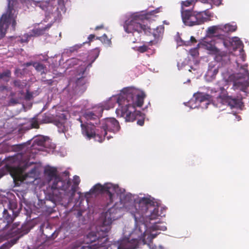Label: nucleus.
<instances>
[{
	"mask_svg": "<svg viewBox=\"0 0 249 249\" xmlns=\"http://www.w3.org/2000/svg\"><path fill=\"white\" fill-rule=\"evenodd\" d=\"M120 209L116 207V204L102 213V224L96 227V232L91 231L87 236V242H90L91 245L87 244L74 248L73 249H93L100 247H105L107 241V233L111 229L110 225L113 221L120 217Z\"/></svg>",
	"mask_w": 249,
	"mask_h": 249,
	"instance_id": "f257e3e1",
	"label": "nucleus"
},
{
	"mask_svg": "<svg viewBox=\"0 0 249 249\" xmlns=\"http://www.w3.org/2000/svg\"><path fill=\"white\" fill-rule=\"evenodd\" d=\"M145 96L143 92L132 88H125L122 90L117 102L121 106L122 116L126 122H133L141 117L142 112L136 110L135 107L142 106Z\"/></svg>",
	"mask_w": 249,
	"mask_h": 249,
	"instance_id": "f03ea898",
	"label": "nucleus"
},
{
	"mask_svg": "<svg viewBox=\"0 0 249 249\" xmlns=\"http://www.w3.org/2000/svg\"><path fill=\"white\" fill-rule=\"evenodd\" d=\"M49 183L52 191L46 196L45 203L49 201L53 203L52 207H54L56 203L60 201L63 199H67L69 201L71 200L75 194V187L71 186V180L68 178L62 179L60 177L55 178Z\"/></svg>",
	"mask_w": 249,
	"mask_h": 249,
	"instance_id": "7ed1b4c3",
	"label": "nucleus"
},
{
	"mask_svg": "<svg viewBox=\"0 0 249 249\" xmlns=\"http://www.w3.org/2000/svg\"><path fill=\"white\" fill-rule=\"evenodd\" d=\"M8 6L6 12L2 14L0 18V39L5 35L6 30L11 24L14 30L17 25L18 14V2L17 0H7Z\"/></svg>",
	"mask_w": 249,
	"mask_h": 249,
	"instance_id": "20e7f679",
	"label": "nucleus"
},
{
	"mask_svg": "<svg viewBox=\"0 0 249 249\" xmlns=\"http://www.w3.org/2000/svg\"><path fill=\"white\" fill-rule=\"evenodd\" d=\"M104 194L109 202L107 205L112 204L116 198V196L120 194V202L123 207L127 209L128 207L133 208V202L132 199L127 200L128 197L124 196V189L120 188L118 185L107 182L104 184Z\"/></svg>",
	"mask_w": 249,
	"mask_h": 249,
	"instance_id": "39448f33",
	"label": "nucleus"
},
{
	"mask_svg": "<svg viewBox=\"0 0 249 249\" xmlns=\"http://www.w3.org/2000/svg\"><path fill=\"white\" fill-rule=\"evenodd\" d=\"M124 29L127 33H132L139 39L142 34L149 36L151 34V28L141 24L139 22V18L135 17L131 19L126 20L124 25Z\"/></svg>",
	"mask_w": 249,
	"mask_h": 249,
	"instance_id": "423d86ee",
	"label": "nucleus"
},
{
	"mask_svg": "<svg viewBox=\"0 0 249 249\" xmlns=\"http://www.w3.org/2000/svg\"><path fill=\"white\" fill-rule=\"evenodd\" d=\"M101 136L98 140L100 142H103L106 137L107 140L113 138L111 135L107 136V132L115 133L119 131L120 126L118 121L114 118H106L100 122Z\"/></svg>",
	"mask_w": 249,
	"mask_h": 249,
	"instance_id": "0eeeda50",
	"label": "nucleus"
},
{
	"mask_svg": "<svg viewBox=\"0 0 249 249\" xmlns=\"http://www.w3.org/2000/svg\"><path fill=\"white\" fill-rule=\"evenodd\" d=\"M181 17L184 24L188 26L201 25L210 20L203 13L194 10L182 11Z\"/></svg>",
	"mask_w": 249,
	"mask_h": 249,
	"instance_id": "6e6552de",
	"label": "nucleus"
},
{
	"mask_svg": "<svg viewBox=\"0 0 249 249\" xmlns=\"http://www.w3.org/2000/svg\"><path fill=\"white\" fill-rule=\"evenodd\" d=\"M153 201L147 197H142L139 200V208H135L136 212L131 211L130 213L133 215L136 222L142 221L145 216V213L148 210V206L151 205Z\"/></svg>",
	"mask_w": 249,
	"mask_h": 249,
	"instance_id": "1a4fd4ad",
	"label": "nucleus"
},
{
	"mask_svg": "<svg viewBox=\"0 0 249 249\" xmlns=\"http://www.w3.org/2000/svg\"><path fill=\"white\" fill-rule=\"evenodd\" d=\"M217 102V106L219 107H221L222 105H226L230 107L231 108H239L242 105L241 100L229 95L219 96Z\"/></svg>",
	"mask_w": 249,
	"mask_h": 249,
	"instance_id": "9d476101",
	"label": "nucleus"
},
{
	"mask_svg": "<svg viewBox=\"0 0 249 249\" xmlns=\"http://www.w3.org/2000/svg\"><path fill=\"white\" fill-rule=\"evenodd\" d=\"M99 54V50L97 48L94 49L93 51L91 52V53L89 55V57H90L91 58L93 59L91 60V62L87 66V67L85 68L82 71H81L80 73H79V75L80 77H78L76 81V85L77 86H83L87 82L88 80L86 78V76L84 75L86 70L87 68H89L90 67H91L92 63L98 57Z\"/></svg>",
	"mask_w": 249,
	"mask_h": 249,
	"instance_id": "9b49d317",
	"label": "nucleus"
},
{
	"mask_svg": "<svg viewBox=\"0 0 249 249\" xmlns=\"http://www.w3.org/2000/svg\"><path fill=\"white\" fill-rule=\"evenodd\" d=\"M79 120L81 123V127L82 134L89 139L94 138L98 141V140L100 139V137L101 136V132L100 133L95 132L94 123H90L92 124H85L82 123V121L80 119Z\"/></svg>",
	"mask_w": 249,
	"mask_h": 249,
	"instance_id": "f8f14e48",
	"label": "nucleus"
},
{
	"mask_svg": "<svg viewBox=\"0 0 249 249\" xmlns=\"http://www.w3.org/2000/svg\"><path fill=\"white\" fill-rule=\"evenodd\" d=\"M196 5L199 8L205 17H207L208 19L210 20L211 18L213 17V13L209 11L210 9L213 8V5L210 0H196Z\"/></svg>",
	"mask_w": 249,
	"mask_h": 249,
	"instance_id": "ddd939ff",
	"label": "nucleus"
},
{
	"mask_svg": "<svg viewBox=\"0 0 249 249\" xmlns=\"http://www.w3.org/2000/svg\"><path fill=\"white\" fill-rule=\"evenodd\" d=\"M104 110L102 106L94 107L92 110H87L84 114V117L88 121H98L102 116Z\"/></svg>",
	"mask_w": 249,
	"mask_h": 249,
	"instance_id": "4468645a",
	"label": "nucleus"
},
{
	"mask_svg": "<svg viewBox=\"0 0 249 249\" xmlns=\"http://www.w3.org/2000/svg\"><path fill=\"white\" fill-rule=\"evenodd\" d=\"M139 241L137 239H130L124 238L119 242V245H113L117 249H135L138 246Z\"/></svg>",
	"mask_w": 249,
	"mask_h": 249,
	"instance_id": "2eb2a0df",
	"label": "nucleus"
},
{
	"mask_svg": "<svg viewBox=\"0 0 249 249\" xmlns=\"http://www.w3.org/2000/svg\"><path fill=\"white\" fill-rule=\"evenodd\" d=\"M4 170L9 173L15 182L21 180L23 172L21 167L6 164L4 166Z\"/></svg>",
	"mask_w": 249,
	"mask_h": 249,
	"instance_id": "dca6fc26",
	"label": "nucleus"
},
{
	"mask_svg": "<svg viewBox=\"0 0 249 249\" xmlns=\"http://www.w3.org/2000/svg\"><path fill=\"white\" fill-rule=\"evenodd\" d=\"M18 216V212L13 211L11 213H9L7 210L4 209L3 212V217L6 225L5 228L7 227L10 224L13 223L15 218Z\"/></svg>",
	"mask_w": 249,
	"mask_h": 249,
	"instance_id": "f3484780",
	"label": "nucleus"
},
{
	"mask_svg": "<svg viewBox=\"0 0 249 249\" xmlns=\"http://www.w3.org/2000/svg\"><path fill=\"white\" fill-rule=\"evenodd\" d=\"M202 45L204 46L206 49L210 51L214 54L218 53L220 52L219 50L215 46L214 41L211 38L210 40L206 39V40L203 41Z\"/></svg>",
	"mask_w": 249,
	"mask_h": 249,
	"instance_id": "a211bd4d",
	"label": "nucleus"
},
{
	"mask_svg": "<svg viewBox=\"0 0 249 249\" xmlns=\"http://www.w3.org/2000/svg\"><path fill=\"white\" fill-rule=\"evenodd\" d=\"M45 174L48 176L49 183H51L53 178L58 177L59 176L57 175V169L54 167H48L44 170Z\"/></svg>",
	"mask_w": 249,
	"mask_h": 249,
	"instance_id": "6ab92c4d",
	"label": "nucleus"
},
{
	"mask_svg": "<svg viewBox=\"0 0 249 249\" xmlns=\"http://www.w3.org/2000/svg\"><path fill=\"white\" fill-rule=\"evenodd\" d=\"M196 0H186L185 1H182L181 2V13L184 10H189L187 9L186 8L191 6H194L196 5Z\"/></svg>",
	"mask_w": 249,
	"mask_h": 249,
	"instance_id": "aec40b11",
	"label": "nucleus"
},
{
	"mask_svg": "<svg viewBox=\"0 0 249 249\" xmlns=\"http://www.w3.org/2000/svg\"><path fill=\"white\" fill-rule=\"evenodd\" d=\"M104 189V184L97 183L90 190V192L92 194H103Z\"/></svg>",
	"mask_w": 249,
	"mask_h": 249,
	"instance_id": "412c9836",
	"label": "nucleus"
},
{
	"mask_svg": "<svg viewBox=\"0 0 249 249\" xmlns=\"http://www.w3.org/2000/svg\"><path fill=\"white\" fill-rule=\"evenodd\" d=\"M220 25L221 27V30L225 33L233 32L235 31L237 29V26L236 25L226 24L224 25Z\"/></svg>",
	"mask_w": 249,
	"mask_h": 249,
	"instance_id": "4be33fe9",
	"label": "nucleus"
},
{
	"mask_svg": "<svg viewBox=\"0 0 249 249\" xmlns=\"http://www.w3.org/2000/svg\"><path fill=\"white\" fill-rule=\"evenodd\" d=\"M51 26V25H48L47 26L43 28H38L34 29L32 30L33 35L35 36H39L44 34L45 32L49 29Z\"/></svg>",
	"mask_w": 249,
	"mask_h": 249,
	"instance_id": "5701e85b",
	"label": "nucleus"
},
{
	"mask_svg": "<svg viewBox=\"0 0 249 249\" xmlns=\"http://www.w3.org/2000/svg\"><path fill=\"white\" fill-rule=\"evenodd\" d=\"M65 121L63 120L62 121H55V124L58 128V131L59 132L64 133L66 131V127L65 126Z\"/></svg>",
	"mask_w": 249,
	"mask_h": 249,
	"instance_id": "b1692460",
	"label": "nucleus"
},
{
	"mask_svg": "<svg viewBox=\"0 0 249 249\" xmlns=\"http://www.w3.org/2000/svg\"><path fill=\"white\" fill-rule=\"evenodd\" d=\"M33 66L37 71L40 72L41 74L45 73L44 70L46 67L44 65L39 62H34Z\"/></svg>",
	"mask_w": 249,
	"mask_h": 249,
	"instance_id": "393cba45",
	"label": "nucleus"
},
{
	"mask_svg": "<svg viewBox=\"0 0 249 249\" xmlns=\"http://www.w3.org/2000/svg\"><path fill=\"white\" fill-rule=\"evenodd\" d=\"M159 216L158 208H154L150 214L148 215V218L149 220H155L158 219Z\"/></svg>",
	"mask_w": 249,
	"mask_h": 249,
	"instance_id": "a878e982",
	"label": "nucleus"
},
{
	"mask_svg": "<svg viewBox=\"0 0 249 249\" xmlns=\"http://www.w3.org/2000/svg\"><path fill=\"white\" fill-rule=\"evenodd\" d=\"M96 39L100 40L103 44L106 45L110 46L111 44V40L107 37L106 34H104L101 36L97 37Z\"/></svg>",
	"mask_w": 249,
	"mask_h": 249,
	"instance_id": "bb28decb",
	"label": "nucleus"
},
{
	"mask_svg": "<svg viewBox=\"0 0 249 249\" xmlns=\"http://www.w3.org/2000/svg\"><path fill=\"white\" fill-rule=\"evenodd\" d=\"M8 207L11 213L14 211L15 212H18V214H19L20 211L19 209L17 210L18 204L16 202L14 201H9Z\"/></svg>",
	"mask_w": 249,
	"mask_h": 249,
	"instance_id": "cd10ccee",
	"label": "nucleus"
},
{
	"mask_svg": "<svg viewBox=\"0 0 249 249\" xmlns=\"http://www.w3.org/2000/svg\"><path fill=\"white\" fill-rule=\"evenodd\" d=\"M160 224L161 223H155L153 225L151 226V229L154 231H165L166 230V226L164 225H160Z\"/></svg>",
	"mask_w": 249,
	"mask_h": 249,
	"instance_id": "c85d7f7f",
	"label": "nucleus"
},
{
	"mask_svg": "<svg viewBox=\"0 0 249 249\" xmlns=\"http://www.w3.org/2000/svg\"><path fill=\"white\" fill-rule=\"evenodd\" d=\"M49 4V3L47 1H38L36 4V5L37 6H39L43 10H47Z\"/></svg>",
	"mask_w": 249,
	"mask_h": 249,
	"instance_id": "c756f323",
	"label": "nucleus"
},
{
	"mask_svg": "<svg viewBox=\"0 0 249 249\" xmlns=\"http://www.w3.org/2000/svg\"><path fill=\"white\" fill-rule=\"evenodd\" d=\"M156 32L153 33V35L155 37H157L160 36V34H162L164 32V27L160 26L157 27L156 31Z\"/></svg>",
	"mask_w": 249,
	"mask_h": 249,
	"instance_id": "7c9ffc66",
	"label": "nucleus"
},
{
	"mask_svg": "<svg viewBox=\"0 0 249 249\" xmlns=\"http://www.w3.org/2000/svg\"><path fill=\"white\" fill-rule=\"evenodd\" d=\"M221 30L220 25L213 26L209 28L208 32L210 34H214Z\"/></svg>",
	"mask_w": 249,
	"mask_h": 249,
	"instance_id": "2f4dec72",
	"label": "nucleus"
},
{
	"mask_svg": "<svg viewBox=\"0 0 249 249\" xmlns=\"http://www.w3.org/2000/svg\"><path fill=\"white\" fill-rule=\"evenodd\" d=\"M53 121V118L48 115L44 114L42 116V118L40 119V122L42 123H50Z\"/></svg>",
	"mask_w": 249,
	"mask_h": 249,
	"instance_id": "473e14b6",
	"label": "nucleus"
},
{
	"mask_svg": "<svg viewBox=\"0 0 249 249\" xmlns=\"http://www.w3.org/2000/svg\"><path fill=\"white\" fill-rule=\"evenodd\" d=\"M11 72L10 70H6L0 73V79H5L6 78H9L11 76Z\"/></svg>",
	"mask_w": 249,
	"mask_h": 249,
	"instance_id": "72a5a7b5",
	"label": "nucleus"
},
{
	"mask_svg": "<svg viewBox=\"0 0 249 249\" xmlns=\"http://www.w3.org/2000/svg\"><path fill=\"white\" fill-rule=\"evenodd\" d=\"M14 85L20 89H22L26 85V83L22 82L19 80H16L14 81Z\"/></svg>",
	"mask_w": 249,
	"mask_h": 249,
	"instance_id": "f704fd0d",
	"label": "nucleus"
},
{
	"mask_svg": "<svg viewBox=\"0 0 249 249\" xmlns=\"http://www.w3.org/2000/svg\"><path fill=\"white\" fill-rule=\"evenodd\" d=\"M35 142L40 146H43L45 142V140L44 137H39L35 140Z\"/></svg>",
	"mask_w": 249,
	"mask_h": 249,
	"instance_id": "c9c22d12",
	"label": "nucleus"
},
{
	"mask_svg": "<svg viewBox=\"0 0 249 249\" xmlns=\"http://www.w3.org/2000/svg\"><path fill=\"white\" fill-rule=\"evenodd\" d=\"M80 182V178L78 176H75L73 178V184L71 185V186H74L75 187V191H76V187L79 185Z\"/></svg>",
	"mask_w": 249,
	"mask_h": 249,
	"instance_id": "e433bc0d",
	"label": "nucleus"
},
{
	"mask_svg": "<svg viewBox=\"0 0 249 249\" xmlns=\"http://www.w3.org/2000/svg\"><path fill=\"white\" fill-rule=\"evenodd\" d=\"M79 62H80L79 59H76V58H71V59H70L68 61L69 65L70 66H73L74 65H78Z\"/></svg>",
	"mask_w": 249,
	"mask_h": 249,
	"instance_id": "4c0bfd02",
	"label": "nucleus"
},
{
	"mask_svg": "<svg viewBox=\"0 0 249 249\" xmlns=\"http://www.w3.org/2000/svg\"><path fill=\"white\" fill-rule=\"evenodd\" d=\"M137 120H138L137 122V124L140 126H142L144 123V114L142 113L141 117H139Z\"/></svg>",
	"mask_w": 249,
	"mask_h": 249,
	"instance_id": "58836bf2",
	"label": "nucleus"
},
{
	"mask_svg": "<svg viewBox=\"0 0 249 249\" xmlns=\"http://www.w3.org/2000/svg\"><path fill=\"white\" fill-rule=\"evenodd\" d=\"M31 124L33 128H39V124H38V121L35 118H33L32 120Z\"/></svg>",
	"mask_w": 249,
	"mask_h": 249,
	"instance_id": "ea45409f",
	"label": "nucleus"
},
{
	"mask_svg": "<svg viewBox=\"0 0 249 249\" xmlns=\"http://www.w3.org/2000/svg\"><path fill=\"white\" fill-rule=\"evenodd\" d=\"M148 49V46L145 45H143L142 46H140L138 48L137 50L138 52L141 53L146 52Z\"/></svg>",
	"mask_w": 249,
	"mask_h": 249,
	"instance_id": "a19ab883",
	"label": "nucleus"
},
{
	"mask_svg": "<svg viewBox=\"0 0 249 249\" xmlns=\"http://www.w3.org/2000/svg\"><path fill=\"white\" fill-rule=\"evenodd\" d=\"M190 53L192 56H196L198 54V51L197 48H195L190 50Z\"/></svg>",
	"mask_w": 249,
	"mask_h": 249,
	"instance_id": "79ce46f5",
	"label": "nucleus"
},
{
	"mask_svg": "<svg viewBox=\"0 0 249 249\" xmlns=\"http://www.w3.org/2000/svg\"><path fill=\"white\" fill-rule=\"evenodd\" d=\"M212 3V5H214L216 6H219L222 4L223 0H210Z\"/></svg>",
	"mask_w": 249,
	"mask_h": 249,
	"instance_id": "37998d69",
	"label": "nucleus"
},
{
	"mask_svg": "<svg viewBox=\"0 0 249 249\" xmlns=\"http://www.w3.org/2000/svg\"><path fill=\"white\" fill-rule=\"evenodd\" d=\"M33 98V94L32 92H30L29 90H27L25 95V99L26 100H30Z\"/></svg>",
	"mask_w": 249,
	"mask_h": 249,
	"instance_id": "c03bdc74",
	"label": "nucleus"
},
{
	"mask_svg": "<svg viewBox=\"0 0 249 249\" xmlns=\"http://www.w3.org/2000/svg\"><path fill=\"white\" fill-rule=\"evenodd\" d=\"M82 47V45H75L70 48V52L71 53L77 51L79 49Z\"/></svg>",
	"mask_w": 249,
	"mask_h": 249,
	"instance_id": "a18cd8bd",
	"label": "nucleus"
},
{
	"mask_svg": "<svg viewBox=\"0 0 249 249\" xmlns=\"http://www.w3.org/2000/svg\"><path fill=\"white\" fill-rule=\"evenodd\" d=\"M42 233L43 234H44V235H45L47 238H50V239H54V238H55L57 236V234H56L55 231H53L50 235H46L43 232V231H42Z\"/></svg>",
	"mask_w": 249,
	"mask_h": 249,
	"instance_id": "49530a36",
	"label": "nucleus"
},
{
	"mask_svg": "<svg viewBox=\"0 0 249 249\" xmlns=\"http://www.w3.org/2000/svg\"><path fill=\"white\" fill-rule=\"evenodd\" d=\"M18 103V101L17 99H15V98H11L10 101H9V103H8V105L9 106H12V105H16Z\"/></svg>",
	"mask_w": 249,
	"mask_h": 249,
	"instance_id": "de8ad7c7",
	"label": "nucleus"
},
{
	"mask_svg": "<svg viewBox=\"0 0 249 249\" xmlns=\"http://www.w3.org/2000/svg\"><path fill=\"white\" fill-rule=\"evenodd\" d=\"M210 98V95L209 94H205L203 95L201 99H200V101L202 102L204 101L205 100H208Z\"/></svg>",
	"mask_w": 249,
	"mask_h": 249,
	"instance_id": "09e8293b",
	"label": "nucleus"
},
{
	"mask_svg": "<svg viewBox=\"0 0 249 249\" xmlns=\"http://www.w3.org/2000/svg\"><path fill=\"white\" fill-rule=\"evenodd\" d=\"M221 60H227L228 61H230V58L229 55L227 54H225V55L222 56Z\"/></svg>",
	"mask_w": 249,
	"mask_h": 249,
	"instance_id": "8fccbe9b",
	"label": "nucleus"
},
{
	"mask_svg": "<svg viewBox=\"0 0 249 249\" xmlns=\"http://www.w3.org/2000/svg\"><path fill=\"white\" fill-rule=\"evenodd\" d=\"M95 36L93 34H90L89 35L88 37L89 42H90L92 41V40L95 38Z\"/></svg>",
	"mask_w": 249,
	"mask_h": 249,
	"instance_id": "3c124183",
	"label": "nucleus"
},
{
	"mask_svg": "<svg viewBox=\"0 0 249 249\" xmlns=\"http://www.w3.org/2000/svg\"><path fill=\"white\" fill-rule=\"evenodd\" d=\"M9 245L7 244H4L0 247V249H8Z\"/></svg>",
	"mask_w": 249,
	"mask_h": 249,
	"instance_id": "603ef678",
	"label": "nucleus"
},
{
	"mask_svg": "<svg viewBox=\"0 0 249 249\" xmlns=\"http://www.w3.org/2000/svg\"><path fill=\"white\" fill-rule=\"evenodd\" d=\"M7 88L6 86L4 85L0 86V91H2L4 90L7 89Z\"/></svg>",
	"mask_w": 249,
	"mask_h": 249,
	"instance_id": "864d4df0",
	"label": "nucleus"
},
{
	"mask_svg": "<svg viewBox=\"0 0 249 249\" xmlns=\"http://www.w3.org/2000/svg\"><path fill=\"white\" fill-rule=\"evenodd\" d=\"M190 41L192 43H196V40L193 36H191L190 37Z\"/></svg>",
	"mask_w": 249,
	"mask_h": 249,
	"instance_id": "5fc2aeb1",
	"label": "nucleus"
},
{
	"mask_svg": "<svg viewBox=\"0 0 249 249\" xmlns=\"http://www.w3.org/2000/svg\"><path fill=\"white\" fill-rule=\"evenodd\" d=\"M33 63H34L31 62H27V63H25V64H24V66H25L26 67H29V66H31V65H33Z\"/></svg>",
	"mask_w": 249,
	"mask_h": 249,
	"instance_id": "6e6d98bb",
	"label": "nucleus"
},
{
	"mask_svg": "<svg viewBox=\"0 0 249 249\" xmlns=\"http://www.w3.org/2000/svg\"><path fill=\"white\" fill-rule=\"evenodd\" d=\"M53 83V81L52 80H47L45 81V83L48 84V85H52Z\"/></svg>",
	"mask_w": 249,
	"mask_h": 249,
	"instance_id": "4d7b16f0",
	"label": "nucleus"
},
{
	"mask_svg": "<svg viewBox=\"0 0 249 249\" xmlns=\"http://www.w3.org/2000/svg\"><path fill=\"white\" fill-rule=\"evenodd\" d=\"M103 28V25H101V26H97L95 27V30H99L100 29H102Z\"/></svg>",
	"mask_w": 249,
	"mask_h": 249,
	"instance_id": "13d9d810",
	"label": "nucleus"
},
{
	"mask_svg": "<svg viewBox=\"0 0 249 249\" xmlns=\"http://www.w3.org/2000/svg\"><path fill=\"white\" fill-rule=\"evenodd\" d=\"M4 175V170H0V178L2 177Z\"/></svg>",
	"mask_w": 249,
	"mask_h": 249,
	"instance_id": "bf43d9fd",
	"label": "nucleus"
},
{
	"mask_svg": "<svg viewBox=\"0 0 249 249\" xmlns=\"http://www.w3.org/2000/svg\"><path fill=\"white\" fill-rule=\"evenodd\" d=\"M19 224H17V223H15V224H14L13 225H12V230H14L15 229V228H17L18 227V226Z\"/></svg>",
	"mask_w": 249,
	"mask_h": 249,
	"instance_id": "052dcab7",
	"label": "nucleus"
},
{
	"mask_svg": "<svg viewBox=\"0 0 249 249\" xmlns=\"http://www.w3.org/2000/svg\"><path fill=\"white\" fill-rule=\"evenodd\" d=\"M218 72V70L217 69H215L213 71V74L214 75H216Z\"/></svg>",
	"mask_w": 249,
	"mask_h": 249,
	"instance_id": "680f3d73",
	"label": "nucleus"
},
{
	"mask_svg": "<svg viewBox=\"0 0 249 249\" xmlns=\"http://www.w3.org/2000/svg\"><path fill=\"white\" fill-rule=\"evenodd\" d=\"M157 235V234H151V236L152 239L155 238Z\"/></svg>",
	"mask_w": 249,
	"mask_h": 249,
	"instance_id": "e2e57ef3",
	"label": "nucleus"
},
{
	"mask_svg": "<svg viewBox=\"0 0 249 249\" xmlns=\"http://www.w3.org/2000/svg\"><path fill=\"white\" fill-rule=\"evenodd\" d=\"M152 40H150L149 42V43L150 45H151L152 44Z\"/></svg>",
	"mask_w": 249,
	"mask_h": 249,
	"instance_id": "0e129e2a",
	"label": "nucleus"
},
{
	"mask_svg": "<svg viewBox=\"0 0 249 249\" xmlns=\"http://www.w3.org/2000/svg\"><path fill=\"white\" fill-rule=\"evenodd\" d=\"M245 71L248 72V71L247 70H245Z\"/></svg>",
	"mask_w": 249,
	"mask_h": 249,
	"instance_id": "69168bd1",
	"label": "nucleus"
},
{
	"mask_svg": "<svg viewBox=\"0 0 249 249\" xmlns=\"http://www.w3.org/2000/svg\"><path fill=\"white\" fill-rule=\"evenodd\" d=\"M156 12H158V9H156Z\"/></svg>",
	"mask_w": 249,
	"mask_h": 249,
	"instance_id": "338daca9",
	"label": "nucleus"
},
{
	"mask_svg": "<svg viewBox=\"0 0 249 249\" xmlns=\"http://www.w3.org/2000/svg\"><path fill=\"white\" fill-rule=\"evenodd\" d=\"M41 227H42V225H41V227H40V230H41Z\"/></svg>",
	"mask_w": 249,
	"mask_h": 249,
	"instance_id": "774afa93",
	"label": "nucleus"
}]
</instances>
